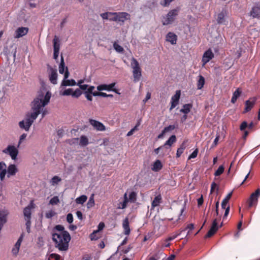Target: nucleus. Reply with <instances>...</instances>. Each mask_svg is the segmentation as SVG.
Instances as JSON below:
<instances>
[{"instance_id": "obj_1", "label": "nucleus", "mask_w": 260, "mask_h": 260, "mask_svg": "<svg viewBox=\"0 0 260 260\" xmlns=\"http://www.w3.org/2000/svg\"><path fill=\"white\" fill-rule=\"evenodd\" d=\"M51 94L49 91L46 93L45 96L41 92L39 93L31 103V110L32 112L30 114H27L25 118V121L24 120L19 122V125L21 128L28 131L38 116L41 113L42 107L47 105L50 101Z\"/></svg>"}, {"instance_id": "obj_2", "label": "nucleus", "mask_w": 260, "mask_h": 260, "mask_svg": "<svg viewBox=\"0 0 260 260\" xmlns=\"http://www.w3.org/2000/svg\"><path fill=\"white\" fill-rule=\"evenodd\" d=\"M52 236L56 248L62 251L68 250L71 236L68 231L63 232L62 233H54Z\"/></svg>"}, {"instance_id": "obj_3", "label": "nucleus", "mask_w": 260, "mask_h": 260, "mask_svg": "<svg viewBox=\"0 0 260 260\" xmlns=\"http://www.w3.org/2000/svg\"><path fill=\"white\" fill-rule=\"evenodd\" d=\"M131 67L133 69V75L134 77V81L138 82L140 80L142 76V71L137 60L133 57L131 63Z\"/></svg>"}, {"instance_id": "obj_4", "label": "nucleus", "mask_w": 260, "mask_h": 260, "mask_svg": "<svg viewBox=\"0 0 260 260\" xmlns=\"http://www.w3.org/2000/svg\"><path fill=\"white\" fill-rule=\"evenodd\" d=\"M131 15L127 12H114L113 17L109 18L110 21L122 22L123 23L125 20H130Z\"/></svg>"}, {"instance_id": "obj_5", "label": "nucleus", "mask_w": 260, "mask_h": 260, "mask_svg": "<svg viewBox=\"0 0 260 260\" xmlns=\"http://www.w3.org/2000/svg\"><path fill=\"white\" fill-rule=\"evenodd\" d=\"M179 9H175L169 12L166 16V18L162 21V24L164 25L172 23L175 20V17L178 15Z\"/></svg>"}, {"instance_id": "obj_6", "label": "nucleus", "mask_w": 260, "mask_h": 260, "mask_svg": "<svg viewBox=\"0 0 260 260\" xmlns=\"http://www.w3.org/2000/svg\"><path fill=\"white\" fill-rule=\"evenodd\" d=\"M3 152L9 154L13 160H16L18 154L17 148L12 145H8L3 150Z\"/></svg>"}, {"instance_id": "obj_7", "label": "nucleus", "mask_w": 260, "mask_h": 260, "mask_svg": "<svg viewBox=\"0 0 260 260\" xmlns=\"http://www.w3.org/2000/svg\"><path fill=\"white\" fill-rule=\"evenodd\" d=\"M180 95V90H177L175 94L171 98V105L170 108V111H172L177 105H178Z\"/></svg>"}, {"instance_id": "obj_8", "label": "nucleus", "mask_w": 260, "mask_h": 260, "mask_svg": "<svg viewBox=\"0 0 260 260\" xmlns=\"http://www.w3.org/2000/svg\"><path fill=\"white\" fill-rule=\"evenodd\" d=\"M116 83L115 82L112 83L109 85L107 84H101L97 86V89L99 91L107 90V91H113L119 94L115 88H113Z\"/></svg>"}, {"instance_id": "obj_9", "label": "nucleus", "mask_w": 260, "mask_h": 260, "mask_svg": "<svg viewBox=\"0 0 260 260\" xmlns=\"http://www.w3.org/2000/svg\"><path fill=\"white\" fill-rule=\"evenodd\" d=\"M90 124L98 131H104L106 129L105 126L101 122L94 119H89Z\"/></svg>"}, {"instance_id": "obj_10", "label": "nucleus", "mask_w": 260, "mask_h": 260, "mask_svg": "<svg viewBox=\"0 0 260 260\" xmlns=\"http://www.w3.org/2000/svg\"><path fill=\"white\" fill-rule=\"evenodd\" d=\"M256 100L257 98L256 97H252L247 100L245 103V107L244 113L250 111L255 105Z\"/></svg>"}, {"instance_id": "obj_11", "label": "nucleus", "mask_w": 260, "mask_h": 260, "mask_svg": "<svg viewBox=\"0 0 260 260\" xmlns=\"http://www.w3.org/2000/svg\"><path fill=\"white\" fill-rule=\"evenodd\" d=\"M214 57V54L210 49H209L206 51L202 57V61L203 62V65L204 66L207 62H208L211 59Z\"/></svg>"}, {"instance_id": "obj_12", "label": "nucleus", "mask_w": 260, "mask_h": 260, "mask_svg": "<svg viewBox=\"0 0 260 260\" xmlns=\"http://www.w3.org/2000/svg\"><path fill=\"white\" fill-rule=\"evenodd\" d=\"M28 32V28L26 27H18L15 31L14 38L18 39L26 35Z\"/></svg>"}, {"instance_id": "obj_13", "label": "nucleus", "mask_w": 260, "mask_h": 260, "mask_svg": "<svg viewBox=\"0 0 260 260\" xmlns=\"http://www.w3.org/2000/svg\"><path fill=\"white\" fill-rule=\"evenodd\" d=\"M249 14L253 18L260 19V5L258 4L255 5L251 8Z\"/></svg>"}, {"instance_id": "obj_14", "label": "nucleus", "mask_w": 260, "mask_h": 260, "mask_svg": "<svg viewBox=\"0 0 260 260\" xmlns=\"http://www.w3.org/2000/svg\"><path fill=\"white\" fill-rule=\"evenodd\" d=\"M35 208V204L33 203V201H31L29 204L23 210V214L24 216V219H31V209Z\"/></svg>"}, {"instance_id": "obj_15", "label": "nucleus", "mask_w": 260, "mask_h": 260, "mask_svg": "<svg viewBox=\"0 0 260 260\" xmlns=\"http://www.w3.org/2000/svg\"><path fill=\"white\" fill-rule=\"evenodd\" d=\"M259 195L260 190L259 189H256L254 192L250 195L248 201V206L249 207H251L255 202H257L258 197Z\"/></svg>"}, {"instance_id": "obj_16", "label": "nucleus", "mask_w": 260, "mask_h": 260, "mask_svg": "<svg viewBox=\"0 0 260 260\" xmlns=\"http://www.w3.org/2000/svg\"><path fill=\"white\" fill-rule=\"evenodd\" d=\"M218 227L217 226V219H214L213 221L211 228L209 230L208 233L205 236L206 238H210L215 234L216 231L218 230Z\"/></svg>"}, {"instance_id": "obj_17", "label": "nucleus", "mask_w": 260, "mask_h": 260, "mask_svg": "<svg viewBox=\"0 0 260 260\" xmlns=\"http://www.w3.org/2000/svg\"><path fill=\"white\" fill-rule=\"evenodd\" d=\"M23 239V234H22L18 239L17 242L15 243L14 247L12 249L13 254L16 255L18 254Z\"/></svg>"}, {"instance_id": "obj_18", "label": "nucleus", "mask_w": 260, "mask_h": 260, "mask_svg": "<svg viewBox=\"0 0 260 260\" xmlns=\"http://www.w3.org/2000/svg\"><path fill=\"white\" fill-rule=\"evenodd\" d=\"M23 239V234H22L18 239L17 242L15 243L14 247L12 249L13 254L16 255L18 254Z\"/></svg>"}, {"instance_id": "obj_19", "label": "nucleus", "mask_w": 260, "mask_h": 260, "mask_svg": "<svg viewBox=\"0 0 260 260\" xmlns=\"http://www.w3.org/2000/svg\"><path fill=\"white\" fill-rule=\"evenodd\" d=\"M177 36L173 32H169L166 35V41L172 45H175L177 42Z\"/></svg>"}, {"instance_id": "obj_20", "label": "nucleus", "mask_w": 260, "mask_h": 260, "mask_svg": "<svg viewBox=\"0 0 260 260\" xmlns=\"http://www.w3.org/2000/svg\"><path fill=\"white\" fill-rule=\"evenodd\" d=\"M7 172V177L9 178L11 176H14L18 172V169L15 165L11 164L8 167Z\"/></svg>"}, {"instance_id": "obj_21", "label": "nucleus", "mask_w": 260, "mask_h": 260, "mask_svg": "<svg viewBox=\"0 0 260 260\" xmlns=\"http://www.w3.org/2000/svg\"><path fill=\"white\" fill-rule=\"evenodd\" d=\"M122 227L124 230V234L126 235H129L131 232V229L129 225V221L128 218H125L122 222Z\"/></svg>"}, {"instance_id": "obj_22", "label": "nucleus", "mask_w": 260, "mask_h": 260, "mask_svg": "<svg viewBox=\"0 0 260 260\" xmlns=\"http://www.w3.org/2000/svg\"><path fill=\"white\" fill-rule=\"evenodd\" d=\"M162 202V197L160 194L156 196L151 203V208L154 209L155 207L158 206Z\"/></svg>"}, {"instance_id": "obj_23", "label": "nucleus", "mask_w": 260, "mask_h": 260, "mask_svg": "<svg viewBox=\"0 0 260 260\" xmlns=\"http://www.w3.org/2000/svg\"><path fill=\"white\" fill-rule=\"evenodd\" d=\"M57 74L56 70H52L51 74L49 76V80L50 82L53 84H56L57 83Z\"/></svg>"}, {"instance_id": "obj_24", "label": "nucleus", "mask_w": 260, "mask_h": 260, "mask_svg": "<svg viewBox=\"0 0 260 260\" xmlns=\"http://www.w3.org/2000/svg\"><path fill=\"white\" fill-rule=\"evenodd\" d=\"M128 202L127 193H125L124 194V200L122 202H120L117 207L118 209H125L127 206V204Z\"/></svg>"}, {"instance_id": "obj_25", "label": "nucleus", "mask_w": 260, "mask_h": 260, "mask_svg": "<svg viewBox=\"0 0 260 260\" xmlns=\"http://www.w3.org/2000/svg\"><path fill=\"white\" fill-rule=\"evenodd\" d=\"M162 168V165L161 161L157 159L153 164L152 170L153 171L157 172L160 170Z\"/></svg>"}, {"instance_id": "obj_26", "label": "nucleus", "mask_w": 260, "mask_h": 260, "mask_svg": "<svg viewBox=\"0 0 260 260\" xmlns=\"http://www.w3.org/2000/svg\"><path fill=\"white\" fill-rule=\"evenodd\" d=\"M241 93V90L240 89V88H237L233 94L231 102L234 104L237 101V99L240 96Z\"/></svg>"}, {"instance_id": "obj_27", "label": "nucleus", "mask_w": 260, "mask_h": 260, "mask_svg": "<svg viewBox=\"0 0 260 260\" xmlns=\"http://www.w3.org/2000/svg\"><path fill=\"white\" fill-rule=\"evenodd\" d=\"M176 136L175 135H172L170 137V138L166 142V143L162 146H164V147H166V148H167V146L171 147L172 145L176 142Z\"/></svg>"}, {"instance_id": "obj_28", "label": "nucleus", "mask_w": 260, "mask_h": 260, "mask_svg": "<svg viewBox=\"0 0 260 260\" xmlns=\"http://www.w3.org/2000/svg\"><path fill=\"white\" fill-rule=\"evenodd\" d=\"M76 85V82L74 79L71 80H63L61 85L63 86H74Z\"/></svg>"}, {"instance_id": "obj_29", "label": "nucleus", "mask_w": 260, "mask_h": 260, "mask_svg": "<svg viewBox=\"0 0 260 260\" xmlns=\"http://www.w3.org/2000/svg\"><path fill=\"white\" fill-rule=\"evenodd\" d=\"M225 12L222 11L217 15V22L218 24H222L225 21Z\"/></svg>"}, {"instance_id": "obj_30", "label": "nucleus", "mask_w": 260, "mask_h": 260, "mask_svg": "<svg viewBox=\"0 0 260 260\" xmlns=\"http://www.w3.org/2000/svg\"><path fill=\"white\" fill-rule=\"evenodd\" d=\"M59 42L58 38L55 36L53 40L54 51H59L60 44Z\"/></svg>"}, {"instance_id": "obj_31", "label": "nucleus", "mask_w": 260, "mask_h": 260, "mask_svg": "<svg viewBox=\"0 0 260 260\" xmlns=\"http://www.w3.org/2000/svg\"><path fill=\"white\" fill-rule=\"evenodd\" d=\"M232 196V192H231L229 193L226 197L223 200L221 203V208L222 209H225L226 207H227V204L228 203L230 199L231 198V197Z\"/></svg>"}, {"instance_id": "obj_32", "label": "nucleus", "mask_w": 260, "mask_h": 260, "mask_svg": "<svg viewBox=\"0 0 260 260\" xmlns=\"http://www.w3.org/2000/svg\"><path fill=\"white\" fill-rule=\"evenodd\" d=\"M192 107V105L188 104L183 105V108H182L180 111L185 114H188Z\"/></svg>"}, {"instance_id": "obj_33", "label": "nucleus", "mask_w": 260, "mask_h": 260, "mask_svg": "<svg viewBox=\"0 0 260 260\" xmlns=\"http://www.w3.org/2000/svg\"><path fill=\"white\" fill-rule=\"evenodd\" d=\"M88 144V139L85 136H81L80 138L79 145L81 146H86Z\"/></svg>"}, {"instance_id": "obj_34", "label": "nucleus", "mask_w": 260, "mask_h": 260, "mask_svg": "<svg viewBox=\"0 0 260 260\" xmlns=\"http://www.w3.org/2000/svg\"><path fill=\"white\" fill-rule=\"evenodd\" d=\"M66 67H65V63L64 61L63 57L61 56V60L60 64L59 65V72L60 74H62L64 72V69Z\"/></svg>"}, {"instance_id": "obj_35", "label": "nucleus", "mask_w": 260, "mask_h": 260, "mask_svg": "<svg viewBox=\"0 0 260 260\" xmlns=\"http://www.w3.org/2000/svg\"><path fill=\"white\" fill-rule=\"evenodd\" d=\"M205 78L201 75L199 76L197 86L198 89H201L205 84Z\"/></svg>"}, {"instance_id": "obj_36", "label": "nucleus", "mask_w": 260, "mask_h": 260, "mask_svg": "<svg viewBox=\"0 0 260 260\" xmlns=\"http://www.w3.org/2000/svg\"><path fill=\"white\" fill-rule=\"evenodd\" d=\"M128 202L135 203L137 200V193L135 191H132L128 198Z\"/></svg>"}, {"instance_id": "obj_37", "label": "nucleus", "mask_w": 260, "mask_h": 260, "mask_svg": "<svg viewBox=\"0 0 260 260\" xmlns=\"http://www.w3.org/2000/svg\"><path fill=\"white\" fill-rule=\"evenodd\" d=\"M87 199V197L85 195H82L76 199V202L77 204H83L86 201Z\"/></svg>"}, {"instance_id": "obj_38", "label": "nucleus", "mask_w": 260, "mask_h": 260, "mask_svg": "<svg viewBox=\"0 0 260 260\" xmlns=\"http://www.w3.org/2000/svg\"><path fill=\"white\" fill-rule=\"evenodd\" d=\"M61 180V178L57 176L53 177L50 181V183L52 185L57 184Z\"/></svg>"}, {"instance_id": "obj_39", "label": "nucleus", "mask_w": 260, "mask_h": 260, "mask_svg": "<svg viewBox=\"0 0 260 260\" xmlns=\"http://www.w3.org/2000/svg\"><path fill=\"white\" fill-rule=\"evenodd\" d=\"M94 194H92V195L90 197L87 203V207L88 208H91L94 205Z\"/></svg>"}, {"instance_id": "obj_40", "label": "nucleus", "mask_w": 260, "mask_h": 260, "mask_svg": "<svg viewBox=\"0 0 260 260\" xmlns=\"http://www.w3.org/2000/svg\"><path fill=\"white\" fill-rule=\"evenodd\" d=\"M114 12H107L105 13H103L100 14V16L103 19H109V17H110V16H113Z\"/></svg>"}, {"instance_id": "obj_41", "label": "nucleus", "mask_w": 260, "mask_h": 260, "mask_svg": "<svg viewBox=\"0 0 260 260\" xmlns=\"http://www.w3.org/2000/svg\"><path fill=\"white\" fill-rule=\"evenodd\" d=\"M224 170V168L223 166H222V165L220 166L219 167V168H218V169L215 172L214 175L215 176H218L220 175L221 174H222L223 173Z\"/></svg>"}, {"instance_id": "obj_42", "label": "nucleus", "mask_w": 260, "mask_h": 260, "mask_svg": "<svg viewBox=\"0 0 260 260\" xmlns=\"http://www.w3.org/2000/svg\"><path fill=\"white\" fill-rule=\"evenodd\" d=\"M73 92V90L72 88H68L67 89L64 90L63 92H60V94L61 95L65 96V95H70L72 96V94Z\"/></svg>"}, {"instance_id": "obj_43", "label": "nucleus", "mask_w": 260, "mask_h": 260, "mask_svg": "<svg viewBox=\"0 0 260 260\" xmlns=\"http://www.w3.org/2000/svg\"><path fill=\"white\" fill-rule=\"evenodd\" d=\"M113 47L115 49V50L119 53H122L124 51V49L122 47H121L120 45L115 42L113 44Z\"/></svg>"}, {"instance_id": "obj_44", "label": "nucleus", "mask_w": 260, "mask_h": 260, "mask_svg": "<svg viewBox=\"0 0 260 260\" xmlns=\"http://www.w3.org/2000/svg\"><path fill=\"white\" fill-rule=\"evenodd\" d=\"M59 203V200L57 196H54L49 201V204L51 205H56Z\"/></svg>"}, {"instance_id": "obj_45", "label": "nucleus", "mask_w": 260, "mask_h": 260, "mask_svg": "<svg viewBox=\"0 0 260 260\" xmlns=\"http://www.w3.org/2000/svg\"><path fill=\"white\" fill-rule=\"evenodd\" d=\"M185 149V147L184 145H181V146L177 149L176 153V157H179L183 153L184 150Z\"/></svg>"}, {"instance_id": "obj_46", "label": "nucleus", "mask_w": 260, "mask_h": 260, "mask_svg": "<svg viewBox=\"0 0 260 260\" xmlns=\"http://www.w3.org/2000/svg\"><path fill=\"white\" fill-rule=\"evenodd\" d=\"M82 94V91L79 88L76 89L74 91H73L72 96L78 98Z\"/></svg>"}, {"instance_id": "obj_47", "label": "nucleus", "mask_w": 260, "mask_h": 260, "mask_svg": "<svg viewBox=\"0 0 260 260\" xmlns=\"http://www.w3.org/2000/svg\"><path fill=\"white\" fill-rule=\"evenodd\" d=\"M246 128H248V123L246 121H243L240 125V130L241 131H244Z\"/></svg>"}, {"instance_id": "obj_48", "label": "nucleus", "mask_w": 260, "mask_h": 260, "mask_svg": "<svg viewBox=\"0 0 260 260\" xmlns=\"http://www.w3.org/2000/svg\"><path fill=\"white\" fill-rule=\"evenodd\" d=\"M55 213L54 211H53L52 210H50L46 213L45 217L47 218H51L53 216H54L55 215Z\"/></svg>"}, {"instance_id": "obj_49", "label": "nucleus", "mask_w": 260, "mask_h": 260, "mask_svg": "<svg viewBox=\"0 0 260 260\" xmlns=\"http://www.w3.org/2000/svg\"><path fill=\"white\" fill-rule=\"evenodd\" d=\"M54 229L59 232L58 233H62L63 232L66 231L64 227L61 225H57L55 226Z\"/></svg>"}, {"instance_id": "obj_50", "label": "nucleus", "mask_w": 260, "mask_h": 260, "mask_svg": "<svg viewBox=\"0 0 260 260\" xmlns=\"http://www.w3.org/2000/svg\"><path fill=\"white\" fill-rule=\"evenodd\" d=\"M175 128V126L174 125H170L168 126L165 127L163 130L164 131V132L167 133L168 132L174 130Z\"/></svg>"}, {"instance_id": "obj_51", "label": "nucleus", "mask_w": 260, "mask_h": 260, "mask_svg": "<svg viewBox=\"0 0 260 260\" xmlns=\"http://www.w3.org/2000/svg\"><path fill=\"white\" fill-rule=\"evenodd\" d=\"M30 219H25V220L26 221V230H27V232L28 233L30 232V225H31Z\"/></svg>"}, {"instance_id": "obj_52", "label": "nucleus", "mask_w": 260, "mask_h": 260, "mask_svg": "<svg viewBox=\"0 0 260 260\" xmlns=\"http://www.w3.org/2000/svg\"><path fill=\"white\" fill-rule=\"evenodd\" d=\"M174 0H164L163 2H161L160 3L161 5H162L164 7H167L170 4L174 1Z\"/></svg>"}, {"instance_id": "obj_53", "label": "nucleus", "mask_w": 260, "mask_h": 260, "mask_svg": "<svg viewBox=\"0 0 260 260\" xmlns=\"http://www.w3.org/2000/svg\"><path fill=\"white\" fill-rule=\"evenodd\" d=\"M73 216L72 214L69 213L67 216V220L69 223H72L73 221Z\"/></svg>"}, {"instance_id": "obj_54", "label": "nucleus", "mask_w": 260, "mask_h": 260, "mask_svg": "<svg viewBox=\"0 0 260 260\" xmlns=\"http://www.w3.org/2000/svg\"><path fill=\"white\" fill-rule=\"evenodd\" d=\"M7 170L6 169H3L1 172H0V178H1V180L2 181H3L4 178H5V177L6 175V173H7Z\"/></svg>"}, {"instance_id": "obj_55", "label": "nucleus", "mask_w": 260, "mask_h": 260, "mask_svg": "<svg viewBox=\"0 0 260 260\" xmlns=\"http://www.w3.org/2000/svg\"><path fill=\"white\" fill-rule=\"evenodd\" d=\"M98 231H94L90 235V238L91 240H96L99 238L96 236V234L98 233Z\"/></svg>"}, {"instance_id": "obj_56", "label": "nucleus", "mask_w": 260, "mask_h": 260, "mask_svg": "<svg viewBox=\"0 0 260 260\" xmlns=\"http://www.w3.org/2000/svg\"><path fill=\"white\" fill-rule=\"evenodd\" d=\"M84 94L85 96V97L86 98V99L89 101H92V94L90 93H88V92H86V91H84Z\"/></svg>"}, {"instance_id": "obj_57", "label": "nucleus", "mask_w": 260, "mask_h": 260, "mask_svg": "<svg viewBox=\"0 0 260 260\" xmlns=\"http://www.w3.org/2000/svg\"><path fill=\"white\" fill-rule=\"evenodd\" d=\"M50 257L52 258H54L55 260H60V256L56 253H52L50 254Z\"/></svg>"}, {"instance_id": "obj_58", "label": "nucleus", "mask_w": 260, "mask_h": 260, "mask_svg": "<svg viewBox=\"0 0 260 260\" xmlns=\"http://www.w3.org/2000/svg\"><path fill=\"white\" fill-rule=\"evenodd\" d=\"M26 136H27V135L26 134H23L22 135H21L20 136V139H19V143H18V147L19 146V145L22 143L23 140H24L26 138Z\"/></svg>"}, {"instance_id": "obj_59", "label": "nucleus", "mask_w": 260, "mask_h": 260, "mask_svg": "<svg viewBox=\"0 0 260 260\" xmlns=\"http://www.w3.org/2000/svg\"><path fill=\"white\" fill-rule=\"evenodd\" d=\"M194 229V224L193 223L189 224L187 225L186 230H188L187 235L189 233L190 231Z\"/></svg>"}, {"instance_id": "obj_60", "label": "nucleus", "mask_w": 260, "mask_h": 260, "mask_svg": "<svg viewBox=\"0 0 260 260\" xmlns=\"http://www.w3.org/2000/svg\"><path fill=\"white\" fill-rule=\"evenodd\" d=\"M217 187V185L214 182H212L211 185L210 193H212L215 188Z\"/></svg>"}, {"instance_id": "obj_61", "label": "nucleus", "mask_w": 260, "mask_h": 260, "mask_svg": "<svg viewBox=\"0 0 260 260\" xmlns=\"http://www.w3.org/2000/svg\"><path fill=\"white\" fill-rule=\"evenodd\" d=\"M230 206H228L227 207H226L224 209H225L224 214L223 217V220H224L226 216L228 215L229 212H230Z\"/></svg>"}, {"instance_id": "obj_62", "label": "nucleus", "mask_w": 260, "mask_h": 260, "mask_svg": "<svg viewBox=\"0 0 260 260\" xmlns=\"http://www.w3.org/2000/svg\"><path fill=\"white\" fill-rule=\"evenodd\" d=\"M204 203V199L203 196L202 195L201 197L198 199V205L199 207L203 205Z\"/></svg>"}, {"instance_id": "obj_63", "label": "nucleus", "mask_w": 260, "mask_h": 260, "mask_svg": "<svg viewBox=\"0 0 260 260\" xmlns=\"http://www.w3.org/2000/svg\"><path fill=\"white\" fill-rule=\"evenodd\" d=\"M64 79L63 80H67V78L69 77V72L68 71V68L66 67V72H64Z\"/></svg>"}, {"instance_id": "obj_64", "label": "nucleus", "mask_w": 260, "mask_h": 260, "mask_svg": "<svg viewBox=\"0 0 260 260\" xmlns=\"http://www.w3.org/2000/svg\"><path fill=\"white\" fill-rule=\"evenodd\" d=\"M76 215H77V217L79 219H80V220L83 219V214H82V213L80 211H77Z\"/></svg>"}]
</instances>
